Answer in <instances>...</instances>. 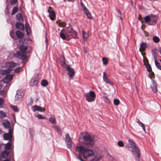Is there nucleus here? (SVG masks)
Instances as JSON below:
<instances>
[{
  "instance_id": "72a5a7b5",
  "label": "nucleus",
  "mask_w": 161,
  "mask_h": 161,
  "mask_svg": "<svg viewBox=\"0 0 161 161\" xmlns=\"http://www.w3.org/2000/svg\"><path fill=\"white\" fill-rule=\"evenodd\" d=\"M153 40L155 42L157 43L159 41L160 39L158 37L155 36L153 37Z\"/></svg>"
},
{
  "instance_id": "58836bf2",
  "label": "nucleus",
  "mask_w": 161,
  "mask_h": 161,
  "mask_svg": "<svg viewBox=\"0 0 161 161\" xmlns=\"http://www.w3.org/2000/svg\"><path fill=\"white\" fill-rule=\"evenodd\" d=\"M114 104L115 105H118L119 103V101L117 99H115L114 101Z\"/></svg>"
},
{
  "instance_id": "f3484780",
  "label": "nucleus",
  "mask_w": 161,
  "mask_h": 161,
  "mask_svg": "<svg viewBox=\"0 0 161 161\" xmlns=\"http://www.w3.org/2000/svg\"><path fill=\"white\" fill-rule=\"evenodd\" d=\"M9 154V151H7L6 150H4L1 153V156L2 158H6L8 157Z\"/></svg>"
},
{
  "instance_id": "c756f323",
  "label": "nucleus",
  "mask_w": 161,
  "mask_h": 161,
  "mask_svg": "<svg viewBox=\"0 0 161 161\" xmlns=\"http://www.w3.org/2000/svg\"><path fill=\"white\" fill-rule=\"evenodd\" d=\"M16 16L17 18V19L20 21H23V19L21 14H16Z\"/></svg>"
},
{
  "instance_id": "2f4dec72",
  "label": "nucleus",
  "mask_w": 161,
  "mask_h": 161,
  "mask_svg": "<svg viewBox=\"0 0 161 161\" xmlns=\"http://www.w3.org/2000/svg\"><path fill=\"white\" fill-rule=\"evenodd\" d=\"M56 23L57 24H58V25L60 27H63L66 25V24L65 22H60L58 23V21H56Z\"/></svg>"
},
{
  "instance_id": "f704fd0d",
  "label": "nucleus",
  "mask_w": 161,
  "mask_h": 161,
  "mask_svg": "<svg viewBox=\"0 0 161 161\" xmlns=\"http://www.w3.org/2000/svg\"><path fill=\"white\" fill-rule=\"evenodd\" d=\"M11 107L14 111L16 112H18L19 111V109L16 106L12 105Z\"/></svg>"
},
{
  "instance_id": "f257e3e1",
  "label": "nucleus",
  "mask_w": 161,
  "mask_h": 161,
  "mask_svg": "<svg viewBox=\"0 0 161 161\" xmlns=\"http://www.w3.org/2000/svg\"><path fill=\"white\" fill-rule=\"evenodd\" d=\"M79 141L84 145L77 147L76 150L79 155L82 153L83 157L85 159L94 155L93 151L89 149L93 146L95 141L93 136H91L86 132L81 133Z\"/></svg>"
},
{
  "instance_id": "5701e85b",
  "label": "nucleus",
  "mask_w": 161,
  "mask_h": 161,
  "mask_svg": "<svg viewBox=\"0 0 161 161\" xmlns=\"http://www.w3.org/2000/svg\"><path fill=\"white\" fill-rule=\"evenodd\" d=\"M3 126L6 128H8L9 127L10 123L9 121L5 120L3 123Z\"/></svg>"
},
{
  "instance_id": "423d86ee",
  "label": "nucleus",
  "mask_w": 161,
  "mask_h": 161,
  "mask_svg": "<svg viewBox=\"0 0 161 161\" xmlns=\"http://www.w3.org/2000/svg\"><path fill=\"white\" fill-rule=\"evenodd\" d=\"M17 64L13 62H8L6 64L8 69L3 70L0 69V74L2 75H6L10 73L11 71V69L16 66Z\"/></svg>"
},
{
  "instance_id": "39448f33",
  "label": "nucleus",
  "mask_w": 161,
  "mask_h": 161,
  "mask_svg": "<svg viewBox=\"0 0 161 161\" xmlns=\"http://www.w3.org/2000/svg\"><path fill=\"white\" fill-rule=\"evenodd\" d=\"M158 17L155 15L151 14L146 16L144 18V21H142V23H146L150 25H155L157 23Z\"/></svg>"
},
{
  "instance_id": "b1692460",
  "label": "nucleus",
  "mask_w": 161,
  "mask_h": 161,
  "mask_svg": "<svg viewBox=\"0 0 161 161\" xmlns=\"http://www.w3.org/2000/svg\"><path fill=\"white\" fill-rule=\"evenodd\" d=\"M60 64L63 68L65 69L67 68V67L69 65L66 64L65 62L64 61V58H63L61 59Z\"/></svg>"
},
{
  "instance_id": "cd10ccee",
  "label": "nucleus",
  "mask_w": 161,
  "mask_h": 161,
  "mask_svg": "<svg viewBox=\"0 0 161 161\" xmlns=\"http://www.w3.org/2000/svg\"><path fill=\"white\" fill-rule=\"evenodd\" d=\"M103 98H104V101L107 103L109 104L110 103V100L108 97V95L105 96H104Z\"/></svg>"
},
{
  "instance_id": "aec40b11",
  "label": "nucleus",
  "mask_w": 161,
  "mask_h": 161,
  "mask_svg": "<svg viewBox=\"0 0 161 161\" xmlns=\"http://www.w3.org/2000/svg\"><path fill=\"white\" fill-rule=\"evenodd\" d=\"M147 47V44L145 42H143L140 44L139 50L140 51L141 50V51H143Z\"/></svg>"
},
{
  "instance_id": "f8f14e48",
  "label": "nucleus",
  "mask_w": 161,
  "mask_h": 161,
  "mask_svg": "<svg viewBox=\"0 0 161 161\" xmlns=\"http://www.w3.org/2000/svg\"><path fill=\"white\" fill-rule=\"evenodd\" d=\"M6 74V76L3 79V81L5 83H7L10 82L12 80L13 75L12 74Z\"/></svg>"
},
{
  "instance_id": "79ce46f5",
  "label": "nucleus",
  "mask_w": 161,
  "mask_h": 161,
  "mask_svg": "<svg viewBox=\"0 0 161 161\" xmlns=\"http://www.w3.org/2000/svg\"><path fill=\"white\" fill-rule=\"evenodd\" d=\"M8 0H6V2H7ZM18 2V0H11L10 2L11 4L12 5H14L15 4Z\"/></svg>"
},
{
  "instance_id": "f03ea898",
  "label": "nucleus",
  "mask_w": 161,
  "mask_h": 161,
  "mask_svg": "<svg viewBox=\"0 0 161 161\" xmlns=\"http://www.w3.org/2000/svg\"><path fill=\"white\" fill-rule=\"evenodd\" d=\"M60 36L63 40H69L72 38H78L77 32L71 26L63 29L60 32Z\"/></svg>"
},
{
  "instance_id": "e433bc0d",
  "label": "nucleus",
  "mask_w": 161,
  "mask_h": 161,
  "mask_svg": "<svg viewBox=\"0 0 161 161\" xmlns=\"http://www.w3.org/2000/svg\"><path fill=\"white\" fill-rule=\"evenodd\" d=\"M49 121L53 124H55L56 123V119L54 118L50 117L49 119Z\"/></svg>"
},
{
  "instance_id": "4468645a",
  "label": "nucleus",
  "mask_w": 161,
  "mask_h": 161,
  "mask_svg": "<svg viewBox=\"0 0 161 161\" xmlns=\"http://www.w3.org/2000/svg\"><path fill=\"white\" fill-rule=\"evenodd\" d=\"M103 78L104 81L107 83L110 84L111 86H113V83L109 80L108 79L106 76V72L104 71L103 72Z\"/></svg>"
},
{
  "instance_id": "0e129e2a",
  "label": "nucleus",
  "mask_w": 161,
  "mask_h": 161,
  "mask_svg": "<svg viewBox=\"0 0 161 161\" xmlns=\"http://www.w3.org/2000/svg\"><path fill=\"white\" fill-rule=\"evenodd\" d=\"M2 87V86H1V85L0 84V89H1Z\"/></svg>"
},
{
  "instance_id": "0eeeda50",
  "label": "nucleus",
  "mask_w": 161,
  "mask_h": 161,
  "mask_svg": "<svg viewBox=\"0 0 161 161\" xmlns=\"http://www.w3.org/2000/svg\"><path fill=\"white\" fill-rule=\"evenodd\" d=\"M86 100L91 102L94 101L96 98V95L94 91H90L85 94Z\"/></svg>"
},
{
  "instance_id": "1a4fd4ad",
  "label": "nucleus",
  "mask_w": 161,
  "mask_h": 161,
  "mask_svg": "<svg viewBox=\"0 0 161 161\" xmlns=\"http://www.w3.org/2000/svg\"><path fill=\"white\" fill-rule=\"evenodd\" d=\"M25 94L24 91L21 89L17 91L15 98V100L17 101L21 99Z\"/></svg>"
},
{
  "instance_id": "052dcab7",
  "label": "nucleus",
  "mask_w": 161,
  "mask_h": 161,
  "mask_svg": "<svg viewBox=\"0 0 161 161\" xmlns=\"http://www.w3.org/2000/svg\"><path fill=\"white\" fill-rule=\"evenodd\" d=\"M3 161H10V160L9 159H6L5 160H4Z\"/></svg>"
},
{
  "instance_id": "9b49d317",
  "label": "nucleus",
  "mask_w": 161,
  "mask_h": 161,
  "mask_svg": "<svg viewBox=\"0 0 161 161\" xmlns=\"http://www.w3.org/2000/svg\"><path fill=\"white\" fill-rule=\"evenodd\" d=\"M65 69L68 71V74L70 77H72L74 75V69L73 68H71L69 65Z\"/></svg>"
},
{
  "instance_id": "864d4df0",
  "label": "nucleus",
  "mask_w": 161,
  "mask_h": 161,
  "mask_svg": "<svg viewBox=\"0 0 161 161\" xmlns=\"http://www.w3.org/2000/svg\"><path fill=\"white\" fill-rule=\"evenodd\" d=\"M4 144L3 143H0V151L2 149V147L4 146Z\"/></svg>"
},
{
  "instance_id": "13d9d810",
  "label": "nucleus",
  "mask_w": 161,
  "mask_h": 161,
  "mask_svg": "<svg viewBox=\"0 0 161 161\" xmlns=\"http://www.w3.org/2000/svg\"><path fill=\"white\" fill-rule=\"evenodd\" d=\"M137 123H138V124H139V123L141 122L139 119H137Z\"/></svg>"
},
{
  "instance_id": "a19ab883",
  "label": "nucleus",
  "mask_w": 161,
  "mask_h": 161,
  "mask_svg": "<svg viewBox=\"0 0 161 161\" xmlns=\"http://www.w3.org/2000/svg\"><path fill=\"white\" fill-rule=\"evenodd\" d=\"M117 12L118 13V17H119L120 18L121 20H122V14H121V13L120 11L118 9H117Z\"/></svg>"
},
{
  "instance_id": "c03bdc74",
  "label": "nucleus",
  "mask_w": 161,
  "mask_h": 161,
  "mask_svg": "<svg viewBox=\"0 0 161 161\" xmlns=\"http://www.w3.org/2000/svg\"><path fill=\"white\" fill-rule=\"evenodd\" d=\"M10 35L12 39H13L14 40H16L15 36L14 35V34H13V31H11L10 32Z\"/></svg>"
},
{
  "instance_id": "6e6d98bb",
  "label": "nucleus",
  "mask_w": 161,
  "mask_h": 161,
  "mask_svg": "<svg viewBox=\"0 0 161 161\" xmlns=\"http://www.w3.org/2000/svg\"><path fill=\"white\" fill-rule=\"evenodd\" d=\"M4 93V91L3 90H1L0 91V95H3Z\"/></svg>"
},
{
  "instance_id": "a878e982",
  "label": "nucleus",
  "mask_w": 161,
  "mask_h": 161,
  "mask_svg": "<svg viewBox=\"0 0 161 161\" xmlns=\"http://www.w3.org/2000/svg\"><path fill=\"white\" fill-rule=\"evenodd\" d=\"M23 66L21 67H18L14 69V71L15 73H19L23 69Z\"/></svg>"
},
{
  "instance_id": "7ed1b4c3",
  "label": "nucleus",
  "mask_w": 161,
  "mask_h": 161,
  "mask_svg": "<svg viewBox=\"0 0 161 161\" xmlns=\"http://www.w3.org/2000/svg\"><path fill=\"white\" fill-rule=\"evenodd\" d=\"M129 143L125 146L128 147L129 150L131 151L136 161H139L140 156V152L139 148L138 147L136 144L133 141L129 139L128 140Z\"/></svg>"
},
{
  "instance_id": "49530a36",
  "label": "nucleus",
  "mask_w": 161,
  "mask_h": 161,
  "mask_svg": "<svg viewBox=\"0 0 161 161\" xmlns=\"http://www.w3.org/2000/svg\"><path fill=\"white\" fill-rule=\"evenodd\" d=\"M138 124L140 126L142 127V128L143 130L144 131H145V126L141 122H140Z\"/></svg>"
},
{
  "instance_id": "bf43d9fd",
  "label": "nucleus",
  "mask_w": 161,
  "mask_h": 161,
  "mask_svg": "<svg viewBox=\"0 0 161 161\" xmlns=\"http://www.w3.org/2000/svg\"><path fill=\"white\" fill-rule=\"evenodd\" d=\"M74 0H67V1L68 2H73L74 1Z\"/></svg>"
},
{
  "instance_id": "de8ad7c7",
  "label": "nucleus",
  "mask_w": 161,
  "mask_h": 161,
  "mask_svg": "<svg viewBox=\"0 0 161 161\" xmlns=\"http://www.w3.org/2000/svg\"><path fill=\"white\" fill-rule=\"evenodd\" d=\"M151 87L153 91V92L156 93L157 91V86H153Z\"/></svg>"
},
{
  "instance_id": "ddd939ff",
  "label": "nucleus",
  "mask_w": 161,
  "mask_h": 161,
  "mask_svg": "<svg viewBox=\"0 0 161 161\" xmlns=\"http://www.w3.org/2000/svg\"><path fill=\"white\" fill-rule=\"evenodd\" d=\"M49 9L47 10V12L49 13V17L50 19L51 20L54 19L56 17L54 11L52 10V8L49 7Z\"/></svg>"
},
{
  "instance_id": "6e6552de",
  "label": "nucleus",
  "mask_w": 161,
  "mask_h": 161,
  "mask_svg": "<svg viewBox=\"0 0 161 161\" xmlns=\"http://www.w3.org/2000/svg\"><path fill=\"white\" fill-rule=\"evenodd\" d=\"M80 4L81 7L84 10V12L86 14L87 18L90 19H92V16L91 13L88 10V9L85 6L84 3L82 2H81L80 3Z\"/></svg>"
},
{
  "instance_id": "c9c22d12",
  "label": "nucleus",
  "mask_w": 161,
  "mask_h": 161,
  "mask_svg": "<svg viewBox=\"0 0 161 161\" xmlns=\"http://www.w3.org/2000/svg\"><path fill=\"white\" fill-rule=\"evenodd\" d=\"M103 64L104 65H106L108 63V60L107 59L105 58H102Z\"/></svg>"
},
{
  "instance_id": "2eb2a0df",
  "label": "nucleus",
  "mask_w": 161,
  "mask_h": 161,
  "mask_svg": "<svg viewBox=\"0 0 161 161\" xmlns=\"http://www.w3.org/2000/svg\"><path fill=\"white\" fill-rule=\"evenodd\" d=\"M32 110L33 112L35 111H37L41 112H43L44 111V109L40 106L35 105L33 106L32 108Z\"/></svg>"
},
{
  "instance_id": "4d7b16f0",
  "label": "nucleus",
  "mask_w": 161,
  "mask_h": 161,
  "mask_svg": "<svg viewBox=\"0 0 161 161\" xmlns=\"http://www.w3.org/2000/svg\"><path fill=\"white\" fill-rule=\"evenodd\" d=\"M12 129H9V133H8L9 134H11L12 135Z\"/></svg>"
},
{
  "instance_id": "37998d69",
  "label": "nucleus",
  "mask_w": 161,
  "mask_h": 161,
  "mask_svg": "<svg viewBox=\"0 0 161 161\" xmlns=\"http://www.w3.org/2000/svg\"><path fill=\"white\" fill-rule=\"evenodd\" d=\"M38 119H45V118L44 117L42 116L41 114H38L36 116Z\"/></svg>"
},
{
  "instance_id": "393cba45",
  "label": "nucleus",
  "mask_w": 161,
  "mask_h": 161,
  "mask_svg": "<svg viewBox=\"0 0 161 161\" xmlns=\"http://www.w3.org/2000/svg\"><path fill=\"white\" fill-rule=\"evenodd\" d=\"M16 35L20 39L24 37L23 33L19 31L16 32Z\"/></svg>"
},
{
  "instance_id": "6ab92c4d",
  "label": "nucleus",
  "mask_w": 161,
  "mask_h": 161,
  "mask_svg": "<svg viewBox=\"0 0 161 161\" xmlns=\"http://www.w3.org/2000/svg\"><path fill=\"white\" fill-rule=\"evenodd\" d=\"M16 27L18 29L21 31L23 30L24 29V26L23 24L19 22H17L16 24Z\"/></svg>"
},
{
  "instance_id": "dca6fc26",
  "label": "nucleus",
  "mask_w": 161,
  "mask_h": 161,
  "mask_svg": "<svg viewBox=\"0 0 161 161\" xmlns=\"http://www.w3.org/2000/svg\"><path fill=\"white\" fill-rule=\"evenodd\" d=\"M3 136L5 140H9V142L12 141V136L11 134L5 133Z\"/></svg>"
},
{
  "instance_id": "3c124183",
  "label": "nucleus",
  "mask_w": 161,
  "mask_h": 161,
  "mask_svg": "<svg viewBox=\"0 0 161 161\" xmlns=\"http://www.w3.org/2000/svg\"><path fill=\"white\" fill-rule=\"evenodd\" d=\"M3 103V98H0V106L2 105Z\"/></svg>"
},
{
  "instance_id": "a18cd8bd",
  "label": "nucleus",
  "mask_w": 161,
  "mask_h": 161,
  "mask_svg": "<svg viewBox=\"0 0 161 161\" xmlns=\"http://www.w3.org/2000/svg\"><path fill=\"white\" fill-rule=\"evenodd\" d=\"M117 144L120 147H123L124 145V143L122 141H118Z\"/></svg>"
},
{
  "instance_id": "bb28decb",
  "label": "nucleus",
  "mask_w": 161,
  "mask_h": 161,
  "mask_svg": "<svg viewBox=\"0 0 161 161\" xmlns=\"http://www.w3.org/2000/svg\"><path fill=\"white\" fill-rule=\"evenodd\" d=\"M41 85L43 86H46L48 85V82L46 80H43L41 82Z\"/></svg>"
},
{
  "instance_id": "680f3d73",
  "label": "nucleus",
  "mask_w": 161,
  "mask_h": 161,
  "mask_svg": "<svg viewBox=\"0 0 161 161\" xmlns=\"http://www.w3.org/2000/svg\"><path fill=\"white\" fill-rule=\"evenodd\" d=\"M26 32H27V34L28 35H29V33H28V31L26 30Z\"/></svg>"
},
{
  "instance_id": "69168bd1",
  "label": "nucleus",
  "mask_w": 161,
  "mask_h": 161,
  "mask_svg": "<svg viewBox=\"0 0 161 161\" xmlns=\"http://www.w3.org/2000/svg\"><path fill=\"white\" fill-rule=\"evenodd\" d=\"M2 157L0 155V161L1 160Z\"/></svg>"
},
{
  "instance_id": "09e8293b",
  "label": "nucleus",
  "mask_w": 161,
  "mask_h": 161,
  "mask_svg": "<svg viewBox=\"0 0 161 161\" xmlns=\"http://www.w3.org/2000/svg\"><path fill=\"white\" fill-rule=\"evenodd\" d=\"M153 56V58L155 59V61L157 60V56L156 54L155 53H152Z\"/></svg>"
},
{
  "instance_id": "774afa93",
  "label": "nucleus",
  "mask_w": 161,
  "mask_h": 161,
  "mask_svg": "<svg viewBox=\"0 0 161 161\" xmlns=\"http://www.w3.org/2000/svg\"><path fill=\"white\" fill-rule=\"evenodd\" d=\"M160 53H161V51L160 52Z\"/></svg>"
},
{
  "instance_id": "9d476101",
  "label": "nucleus",
  "mask_w": 161,
  "mask_h": 161,
  "mask_svg": "<svg viewBox=\"0 0 161 161\" xmlns=\"http://www.w3.org/2000/svg\"><path fill=\"white\" fill-rule=\"evenodd\" d=\"M65 140L67 143V147L70 148L72 145V142L71 139L68 134H67L65 135Z\"/></svg>"
},
{
  "instance_id": "338daca9",
  "label": "nucleus",
  "mask_w": 161,
  "mask_h": 161,
  "mask_svg": "<svg viewBox=\"0 0 161 161\" xmlns=\"http://www.w3.org/2000/svg\"><path fill=\"white\" fill-rule=\"evenodd\" d=\"M94 160L93 159L90 160L91 161H93Z\"/></svg>"
},
{
  "instance_id": "5fc2aeb1",
  "label": "nucleus",
  "mask_w": 161,
  "mask_h": 161,
  "mask_svg": "<svg viewBox=\"0 0 161 161\" xmlns=\"http://www.w3.org/2000/svg\"><path fill=\"white\" fill-rule=\"evenodd\" d=\"M153 86H157V84L154 81V80H153Z\"/></svg>"
},
{
  "instance_id": "473e14b6",
  "label": "nucleus",
  "mask_w": 161,
  "mask_h": 161,
  "mask_svg": "<svg viewBox=\"0 0 161 161\" xmlns=\"http://www.w3.org/2000/svg\"><path fill=\"white\" fill-rule=\"evenodd\" d=\"M6 116V114L5 112L2 111H0V118H3Z\"/></svg>"
},
{
  "instance_id": "4c0bfd02",
  "label": "nucleus",
  "mask_w": 161,
  "mask_h": 161,
  "mask_svg": "<svg viewBox=\"0 0 161 161\" xmlns=\"http://www.w3.org/2000/svg\"><path fill=\"white\" fill-rule=\"evenodd\" d=\"M17 10H18L17 8L16 7H14L12 10V14H11L12 15H13L14 14H16L17 12Z\"/></svg>"
},
{
  "instance_id": "e2e57ef3",
  "label": "nucleus",
  "mask_w": 161,
  "mask_h": 161,
  "mask_svg": "<svg viewBox=\"0 0 161 161\" xmlns=\"http://www.w3.org/2000/svg\"><path fill=\"white\" fill-rule=\"evenodd\" d=\"M2 130H1V129L0 128V134L2 133Z\"/></svg>"
},
{
  "instance_id": "20e7f679",
  "label": "nucleus",
  "mask_w": 161,
  "mask_h": 161,
  "mask_svg": "<svg viewBox=\"0 0 161 161\" xmlns=\"http://www.w3.org/2000/svg\"><path fill=\"white\" fill-rule=\"evenodd\" d=\"M20 50L17 51L15 53L13 54L14 57L21 59L22 63H23L24 60L26 59V56L25 54V51L27 49V47L24 45H21L20 46Z\"/></svg>"
},
{
  "instance_id": "a211bd4d",
  "label": "nucleus",
  "mask_w": 161,
  "mask_h": 161,
  "mask_svg": "<svg viewBox=\"0 0 161 161\" xmlns=\"http://www.w3.org/2000/svg\"><path fill=\"white\" fill-rule=\"evenodd\" d=\"M38 82L36 78H33L31 79L30 83V85L31 86H36L38 84Z\"/></svg>"
},
{
  "instance_id": "ea45409f",
  "label": "nucleus",
  "mask_w": 161,
  "mask_h": 161,
  "mask_svg": "<svg viewBox=\"0 0 161 161\" xmlns=\"http://www.w3.org/2000/svg\"><path fill=\"white\" fill-rule=\"evenodd\" d=\"M54 128L57 130L58 133H61V129L58 126L56 125L54 127Z\"/></svg>"
},
{
  "instance_id": "c85d7f7f",
  "label": "nucleus",
  "mask_w": 161,
  "mask_h": 161,
  "mask_svg": "<svg viewBox=\"0 0 161 161\" xmlns=\"http://www.w3.org/2000/svg\"><path fill=\"white\" fill-rule=\"evenodd\" d=\"M145 65L147 71L148 72H151L152 71L151 66L149 63H147V64H146Z\"/></svg>"
},
{
  "instance_id": "412c9836",
  "label": "nucleus",
  "mask_w": 161,
  "mask_h": 161,
  "mask_svg": "<svg viewBox=\"0 0 161 161\" xmlns=\"http://www.w3.org/2000/svg\"><path fill=\"white\" fill-rule=\"evenodd\" d=\"M82 34L83 41H86L89 36L88 34L84 31H82Z\"/></svg>"
},
{
  "instance_id": "603ef678",
  "label": "nucleus",
  "mask_w": 161,
  "mask_h": 161,
  "mask_svg": "<svg viewBox=\"0 0 161 161\" xmlns=\"http://www.w3.org/2000/svg\"><path fill=\"white\" fill-rule=\"evenodd\" d=\"M45 42L46 43V47H47L48 45V40L47 38V36H46Z\"/></svg>"
},
{
  "instance_id": "7c9ffc66",
  "label": "nucleus",
  "mask_w": 161,
  "mask_h": 161,
  "mask_svg": "<svg viewBox=\"0 0 161 161\" xmlns=\"http://www.w3.org/2000/svg\"><path fill=\"white\" fill-rule=\"evenodd\" d=\"M154 62L155 65L157 68L158 69L161 70V66H160L159 63L158 62L157 60L154 61Z\"/></svg>"
},
{
  "instance_id": "8fccbe9b",
  "label": "nucleus",
  "mask_w": 161,
  "mask_h": 161,
  "mask_svg": "<svg viewBox=\"0 0 161 161\" xmlns=\"http://www.w3.org/2000/svg\"><path fill=\"white\" fill-rule=\"evenodd\" d=\"M29 130H31L30 131V133L31 135V136H33L34 134V130H32L30 128H29Z\"/></svg>"
},
{
  "instance_id": "4be33fe9",
  "label": "nucleus",
  "mask_w": 161,
  "mask_h": 161,
  "mask_svg": "<svg viewBox=\"0 0 161 161\" xmlns=\"http://www.w3.org/2000/svg\"><path fill=\"white\" fill-rule=\"evenodd\" d=\"M12 144V141L11 142H9L6 144H5L4 145V147L5 149V150H9L11 147Z\"/></svg>"
}]
</instances>
